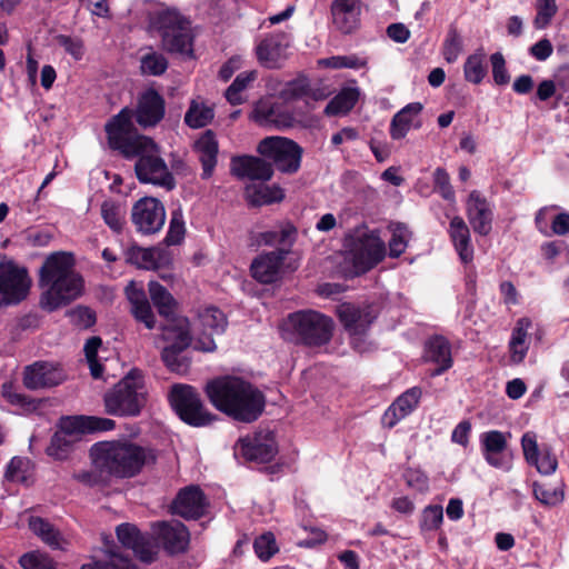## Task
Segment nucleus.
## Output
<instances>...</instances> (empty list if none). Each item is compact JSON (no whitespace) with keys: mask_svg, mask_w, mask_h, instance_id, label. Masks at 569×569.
<instances>
[{"mask_svg":"<svg viewBox=\"0 0 569 569\" xmlns=\"http://www.w3.org/2000/svg\"><path fill=\"white\" fill-rule=\"evenodd\" d=\"M532 327V321L528 317L519 318L512 329L511 337L508 343L510 361L515 365L521 363L529 350V330Z\"/></svg>","mask_w":569,"mask_h":569,"instance_id":"34","label":"nucleus"},{"mask_svg":"<svg viewBox=\"0 0 569 569\" xmlns=\"http://www.w3.org/2000/svg\"><path fill=\"white\" fill-rule=\"evenodd\" d=\"M290 34L279 31L266 36L256 47L258 61L266 68H279L290 46Z\"/></svg>","mask_w":569,"mask_h":569,"instance_id":"21","label":"nucleus"},{"mask_svg":"<svg viewBox=\"0 0 569 569\" xmlns=\"http://www.w3.org/2000/svg\"><path fill=\"white\" fill-rule=\"evenodd\" d=\"M152 26L161 38L162 48L183 58L193 57V34L190 21L176 9L157 11Z\"/></svg>","mask_w":569,"mask_h":569,"instance_id":"6","label":"nucleus"},{"mask_svg":"<svg viewBox=\"0 0 569 569\" xmlns=\"http://www.w3.org/2000/svg\"><path fill=\"white\" fill-rule=\"evenodd\" d=\"M162 339L168 342L161 352L166 367L176 373L183 375L188 371L190 361L182 352L190 346L191 336L189 321L184 317H178L162 328Z\"/></svg>","mask_w":569,"mask_h":569,"instance_id":"10","label":"nucleus"},{"mask_svg":"<svg viewBox=\"0 0 569 569\" xmlns=\"http://www.w3.org/2000/svg\"><path fill=\"white\" fill-rule=\"evenodd\" d=\"M170 401L178 417L189 426L204 427L216 419V416L208 411L200 395L191 386H173Z\"/></svg>","mask_w":569,"mask_h":569,"instance_id":"11","label":"nucleus"},{"mask_svg":"<svg viewBox=\"0 0 569 569\" xmlns=\"http://www.w3.org/2000/svg\"><path fill=\"white\" fill-rule=\"evenodd\" d=\"M151 531L168 553L177 555L187 551L190 542V532L182 522H154L151 526Z\"/></svg>","mask_w":569,"mask_h":569,"instance_id":"19","label":"nucleus"},{"mask_svg":"<svg viewBox=\"0 0 569 569\" xmlns=\"http://www.w3.org/2000/svg\"><path fill=\"white\" fill-rule=\"evenodd\" d=\"M56 41L73 60L80 61L84 57L86 49L80 38L59 34L56 37Z\"/></svg>","mask_w":569,"mask_h":569,"instance_id":"60","label":"nucleus"},{"mask_svg":"<svg viewBox=\"0 0 569 569\" xmlns=\"http://www.w3.org/2000/svg\"><path fill=\"white\" fill-rule=\"evenodd\" d=\"M465 80L472 84H480L487 77V54L483 48L469 54L463 63Z\"/></svg>","mask_w":569,"mask_h":569,"instance_id":"40","label":"nucleus"},{"mask_svg":"<svg viewBox=\"0 0 569 569\" xmlns=\"http://www.w3.org/2000/svg\"><path fill=\"white\" fill-rule=\"evenodd\" d=\"M319 63L323 67L332 69H360L366 66L367 61L365 59L359 58L356 54H348L326 58L320 60Z\"/></svg>","mask_w":569,"mask_h":569,"instance_id":"56","label":"nucleus"},{"mask_svg":"<svg viewBox=\"0 0 569 569\" xmlns=\"http://www.w3.org/2000/svg\"><path fill=\"white\" fill-rule=\"evenodd\" d=\"M66 375L58 363L38 361L28 366L23 375V383L30 390L58 386Z\"/></svg>","mask_w":569,"mask_h":569,"instance_id":"23","label":"nucleus"},{"mask_svg":"<svg viewBox=\"0 0 569 569\" xmlns=\"http://www.w3.org/2000/svg\"><path fill=\"white\" fill-rule=\"evenodd\" d=\"M40 306L52 312L78 299L83 292V279L74 269L71 253L53 252L39 270Z\"/></svg>","mask_w":569,"mask_h":569,"instance_id":"2","label":"nucleus"},{"mask_svg":"<svg viewBox=\"0 0 569 569\" xmlns=\"http://www.w3.org/2000/svg\"><path fill=\"white\" fill-rule=\"evenodd\" d=\"M254 183L247 186L246 194L248 200L254 206L270 204L280 202L284 198L283 190L277 186H267L262 183Z\"/></svg>","mask_w":569,"mask_h":569,"instance_id":"38","label":"nucleus"},{"mask_svg":"<svg viewBox=\"0 0 569 569\" xmlns=\"http://www.w3.org/2000/svg\"><path fill=\"white\" fill-rule=\"evenodd\" d=\"M277 448L273 435L269 431L258 432L253 437L240 439L234 446V456L258 463L269 462Z\"/></svg>","mask_w":569,"mask_h":569,"instance_id":"17","label":"nucleus"},{"mask_svg":"<svg viewBox=\"0 0 569 569\" xmlns=\"http://www.w3.org/2000/svg\"><path fill=\"white\" fill-rule=\"evenodd\" d=\"M287 253L288 249L280 248L257 257L250 267L252 277L261 283L277 281Z\"/></svg>","mask_w":569,"mask_h":569,"instance_id":"25","label":"nucleus"},{"mask_svg":"<svg viewBox=\"0 0 569 569\" xmlns=\"http://www.w3.org/2000/svg\"><path fill=\"white\" fill-rule=\"evenodd\" d=\"M196 149L199 153V159L202 164V177L210 178L216 164L218 156V141L212 131H206L197 141Z\"/></svg>","mask_w":569,"mask_h":569,"instance_id":"37","label":"nucleus"},{"mask_svg":"<svg viewBox=\"0 0 569 569\" xmlns=\"http://www.w3.org/2000/svg\"><path fill=\"white\" fill-rule=\"evenodd\" d=\"M510 437V432H502L499 430L482 432L479 437L481 452L485 453L489 451L507 450Z\"/></svg>","mask_w":569,"mask_h":569,"instance_id":"49","label":"nucleus"},{"mask_svg":"<svg viewBox=\"0 0 569 569\" xmlns=\"http://www.w3.org/2000/svg\"><path fill=\"white\" fill-rule=\"evenodd\" d=\"M149 293L159 315L167 319V323H170L176 318L173 315L177 305L172 295L157 281L149 282Z\"/></svg>","mask_w":569,"mask_h":569,"instance_id":"39","label":"nucleus"},{"mask_svg":"<svg viewBox=\"0 0 569 569\" xmlns=\"http://www.w3.org/2000/svg\"><path fill=\"white\" fill-rule=\"evenodd\" d=\"M425 358L427 361L437 365L431 372L432 377L440 376L451 368L452 357L449 341L441 337L435 336L426 342Z\"/></svg>","mask_w":569,"mask_h":569,"instance_id":"32","label":"nucleus"},{"mask_svg":"<svg viewBox=\"0 0 569 569\" xmlns=\"http://www.w3.org/2000/svg\"><path fill=\"white\" fill-rule=\"evenodd\" d=\"M90 456L101 471L116 478H132L154 463L156 452L130 440L102 441L92 446Z\"/></svg>","mask_w":569,"mask_h":569,"instance_id":"4","label":"nucleus"},{"mask_svg":"<svg viewBox=\"0 0 569 569\" xmlns=\"http://www.w3.org/2000/svg\"><path fill=\"white\" fill-rule=\"evenodd\" d=\"M281 329L284 339L299 340L308 346H322L332 337L333 322L318 311L301 310L290 313Z\"/></svg>","mask_w":569,"mask_h":569,"instance_id":"7","label":"nucleus"},{"mask_svg":"<svg viewBox=\"0 0 569 569\" xmlns=\"http://www.w3.org/2000/svg\"><path fill=\"white\" fill-rule=\"evenodd\" d=\"M30 284L26 268L12 262L0 264V307L22 301L29 292Z\"/></svg>","mask_w":569,"mask_h":569,"instance_id":"13","label":"nucleus"},{"mask_svg":"<svg viewBox=\"0 0 569 569\" xmlns=\"http://www.w3.org/2000/svg\"><path fill=\"white\" fill-rule=\"evenodd\" d=\"M526 462L542 476H551L558 468V459L549 446L539 447L537 435L526 431L520 440Z\"/></svg>","mask_w":569,"mask_h":569,"instance_id":"16","label":"nucleus"},{"mask_svg":"<svg viewBox=\"0 0 569 569\" xmlns=\"http://www.w3.org/2000/svg\"><path fill=\"white\" fill-rule=\"evenodd\" d=\"M258 152L273 162L283 173H296L301 164L302 149L293 140L283 137H268L260 141Z\"/></svg>","mask_w":569,"mask_h":569,"instance_id":"12","label":"nucleus"},{"mask_svg":"<svg viewBox=\"0 0 569 569\" xmlns=\"http://www.w3.org/2000/svg\"><path fill=\"white\" fill-rule=\"evenodd\" d=\"M146 387L140 371L131 370L104 395L106 411L118 417H134L146 403Z\"/></svg>","mask_w":569,"mask_h":569,"instance_id":"8","label":"nucleus"},{"mask_svg":"<svg viewBox=\"0 0 569 569\" xmlns=\"http://www.w3.org/2000/svg\"><path fill=\"white\" fill-rule=\"evenodd\" d=\"M29 461L19 457H14L9 462L6 470V479L16 483H27Z\"/></svg>","mask_w":569,"mask_h":569,"instance_id":"58","label":"nucleus"},{"mask_svg":"<svg viewBox=\"0 0 569 569\" xmlns=\"http://www.w3.org/2000/svg\"><path fill=\"white\" fill-rule=\"evenodd\" d=\"M168 68V60L162 53L149 51L140 59V70L144 76H161Z\"/></svg>","mask_w":569,"mask_h":569,"instance_id":"50","label":"nucleus"},{"mask_svg":"<svg viewBox=\"0 0 569 569\" xmlns=\"http://www.w3.org/2000/svg\"><path fill=\"white\" fill-rule=\"evenodd\" d=\"M254 552L261 560L270 559L277 551L276 540L271 532L261 535L254 540Z\"/></svg>","mask_w":569,"mask_h":569,"instance_id":"62","label":"nucleus"},{"mask_svg":"<svg viewBox=\"0 0 569 569\" xmlns=\"http://www.w3.org/2000/svg\"><path fill=\"white\" fill-rule=\"evenodd\" d=\"M208 500L198 486L181 489L172 502V512L184 519H198L207 510Z\"/></svg>","mask_w":569,"mask_h":569,"instance_id":"24","label":"nucleus"},{"mask_svg":"<svg viewBox=\"0 0 569 569\" xmlns=\"http://www.w3.org/2000/svg\"><path fill=\"white\" fill-rule=\"evenodd\" d=\"M131 220L139 233L154 234L166 222L164 206L153 197L141 198L132 207Z\"/></svg>","mask_w":569,"mask_h":569,"instance_id":"15","label":"nucleus"},{"mask_svg":"<svg viewBox=\"0 0 569 569\" xmlns=\"http://www.w3.org/2000/svg\"><path fill=\"white\" fill-rule=\"evenodd\" d=\"M257 71L242 72L237 76L233 82L226 90V98L231 104H240L243 99L241 97V92L247 88V86L256 80Z\"/></svg>","mask_w":569,"mask_h":569,"instance_id":"52","label":"nucleus"},{"mask_svg":"<svg viewBox=\"0 0 569 569\" xmlns=\"http://www.w3.org/2000/svg\"><path fill=\"white\" fill-rule=\"evenodd\" d=\"M423 106L420 102H411L399 110L390 123V137L393 140L403 139L410 129L415 126L413 120L420 114Z\"/></svg>","mask_w":569,"mask_h":569,"instance_id":"36","label":"nucleus"},{"mask_svg":"<svg viewBox=\"0 0 569 569\" xmlns=\"http://www.w3.org/2000/svg\"><path fill=\"white\" fill-rule=\"evenodd\" d=\"M280 98L286 102L299 99H303L308 102L310 98L312 100L322 99L323 94L311 90L307 79H296L284 86L280 92Z\"/></svg>","mask_w":569,"mask_h":569,"instance_id":"43","label":"nucleus"},{"mask_svg":"<svg viewBox=\"0 0 569 569\" xmlns=\"http://www.w3.org/2000/svg\"><path fill=\"white\" fill-rule=\"evenodd\" d=\"M101 217L104 223L116 233H120L126 224V209L114 200H104L101 204Z\"/></svg>","mask_w":569,"mask_h":569,"instance_id":"46","label":"nucleus"},{"mask_svg":"<svg viewBox=\"0 0 569 569\" xmlns=\"http://www.w3.org/2000/svg\"><path fill=\"white\" fill-rule=\"evenodd\" d=\"M19 563L23 569H57L56 562L47 553L39 550L22 555Z\"/></svg>","mask_w":569,"mask_h":569,"instance_id":"54","label":"nucleus"},{"mask_svg":"<svg viewBox=\"0 0 569 569\" xmlns=\"http://www.w3.org/2000/svg\"><path fill=\"white\" fill-rule=\"evenodd\" d=\"M535 9L536 17L533 19V26L538 30L546 29L558 12L556 0H536Z\"/></svg>","mask_w":569,"mask_h":569,"instance_id":"51","label":"nucleus"},{"mask_svg":"<svg viewBox=\"0 0 569 569\" xmlns=\"http://www.w3.org/2000/svg\"><path fill=\"white\" fill-rule=\"evenodd\" d=\"M2 396L8 402H10L13 406L20 407L23 410L36 409L34 401L17 392L11 383H4L2 386Z\"/></svg>","mask_w":569,"mask_h":569,"instance_id":"64","label":"nucleus"},{"mask_svg":"<svg viewBox=\"0 0 569 569\" xmlns=\"http://www.w3.org/2000/svg\"><path fill=\"white\" fill-rule=\"evenodd\" d=\"M117 537L121 545L131 549L134 555L144 562H151L157 552V545L131 523H121L116 529Z\"/></svg>","mask_w":569,"mask_h":569,"instance_id":"22","label":"nucleus"},{"mask_svg":"<svg viewBox=\"0 0 569 569\" xmlns=\"http://www.w3.org/2000/svg\"><path fill=\"white\" fill-rule=\"evenodd\" d=\"M200 336L194 342V349L210 352L216 349L214 335L224 332L228 325L224 313L216 307H207L198 315Z\"/></svg>","mask_w":569,"mask_h":569,"instance_id":"18","label":"nucleus"},{"mask_svg":"<svg viewBox=\"0 0 569 569\" xmlns=\"http://www.w3.org/2000/svg\"><path fill=\"white\" fill-rule=\"evenodd\" d=\"M361 0H333L331 14L335 26L343 33L353 31L359 23Z\"/></svg>","mask_w":569,"mask_h":569,"instance_id":"31","label":"nucleus"},{"mask_svg":"<svg viewBox=\"0 0 569 569\" xmlns=\"http://www.w3.org/2000/svg\"><path fill=\"white\" fill-rule=\"evenodd\" d=\"M116 423L109 418L93 416L68 417L61 420L60 429L51 439L48 453L61 459L78 436L96 431H109Z\"/></svg>","mask_w":569,"mask_h":569,"instance_id":"9","label":"nucleus"},{"mask_svg":"<svg viewBox=\"0 0 569 569\" xmlns=\"http://www.w3.org/2000/svg\"><path fill=\"white\" fill-rule=\"evenodd\" d=\"M443 521V509L440 505H429L421 513L420 528L425 531H435Z\"/></svg>","mask_w":569,"mask_h":569,"instance_id":"57","label":"nucleus"},{"mask_svg":"<svg viewBox=\"0 0 569 569\" xmlns=\"http://www.w3.org/2000/svg\"><path fill=\"white\" fill-rule=\"evenodd\" d=\"M533 497L543 506L555 507L560 505L565 499L562 488H547L543 485L535 482L532 485Z\"/></svg>","mask_w":569,"mask_h":569,"instance_id":"53","label":"nucleus"},{"mask_svg":"<svg viewBox=\"0 0 569 569\" xmlns=\"http://www.w3.org/2000/svg\"><path fill=\"white\" fill-rule=\"evenodd\" d=\"M296 230L292 227L280 228L258 232L252 236L253 241L258 246H276L291 243Z\"/></svg>","mask_w":569,"mask_h":569,"instance_id":"48","label":"nucleus"},{"mask_svg":"<svg viewBox=\"0 0 569 569\" xmlns=\"http://www.w3.org/2000/svg\"><path fill=\"white\" fill-rule=\"evenodd\" d=\"M421 395V389L418 387L410 388L401 393L385 411L382 416L383 426L392 428L408 417L417 408Z\"/></svg>","mask_w":569,"mask_h":569,"instance_id":"28","label":"nucleus"},{"mask_svg":"<svg viewBox=\"0 0 569 569\" xmlns=\"http://www.w3.org/2000/svg\"><path fill=\"white\" fill-rule=\"evenodd\" d=\"M388 229L391 232V238L388 243L389 256L391 258H398L406 251L408 242L411 239V231L401 222H391Z\"/></svg>","mask_w":569,"mask_h":569,"instance_id":"47","label":"nucleus"},{"mask_svg":"<svg viewBox=\"0 0 569 569\" xmlns=\"http://www.w3.org/2000/svg\"><path fill=\"white\" fill-rule=\"evenodd\" d=\"M337 313L351 337L353 348L359 352L366 351V348L362 346V336L377 318L376 312L370 307L360 308L351 303H342L338 307Z\"/></svg>","mask_w":569,"mask_h":569,"instance_id":"14","label":"nucleus"},{"mask_svg":"<svg viewBox=\"0 0 569 569\" xmlns=\"http://www.w3.org/2000/svg\"><path fill=\"white\" fill-rule=\"evenodd\" d=\"M164 116V101L154 90H147L139 99L136 120L142 127L156 126Z\"/></svg>","mask_w":569,"mask_h":569,"instance_id":"29","label":"nucleus"},{"mask_svg":"<svg viewBox=\"0 0 569 569\" xmlns=\"http://www.w3.org/2000/svg\"><path fill=\"white\" fill-rule=\"evenodd\" d=\"M490 63L492 68V78L496 84L503 86L510 80V76L506 68V60L501 52H495L490 56Z\"/></svg>","mask_w":569,"mask_h":569,"instance_id":"63","label":"nucleus"},{"mask_svg":"<svg viewBox=\"0 0 569 569\" xmlns=\"http://www.w3.org/2000/svg\"><path fill=\"white\" fill-rule=\"evenodd\" d=\"M482 457L490 467L505 472H509L512 469L513 455L507 450L485 452L482 453Z\"/></svg>","mask_w":569,"mask_h":569,"instance_id":"61","label":"nucleus"},{"mask_svg":"<svg viewBox=\"0 0 569 569\" xmlns=\"http://www.w3.org/2000/svg\"><path fill=\"white\" fill-rule=\"evenodd\" d=\"M253 118L260 124H272L279 129L289 128L295 121L291 113L282 111L279 104L270 100H260L256 103Z\"/></svg>","mask_w":569,"mask_h":569,"instance_id":"33","label":"nucleus"},{"mask_svg":"<svg viewBox=\"0 0 569 569\" xmlns=\"http://www.w3.org/2000/svg\"><path fill=\"white\" fill-rule=\"evenodd\" d=\"M81 569H138L129 558L106 545L103 558L92 563L82 565Z\"/></svg>","mask_w":569,"mask_h":569,"instance_id":"42","label":"nucleus"},{"mask_svg":"<svg viewBox=\"0 0 569 569\" xmlns=\"http://www.w3.org/2000/svg\"><path fill=\"white\" fill-rule=\"evenodd\" d=\"M466 214L476 233L488 236L491 232L493 207L478 190L469 193L466 201Z\"/></svg>","mask_w":569,"mask_h":569,"instance_id":"20","label":"nucleus"},{"mask_svg":"<svg viewBox=\"0 0 569 569\" xmlns=\"http://www.w3.org/2000/svg\"><path fill=\"white\" fill-rule=\"evenodd\" d=\"M126 295L131 305V312L136 320L142 322L146 328L153 329L156 318L143 289L138 287L136 282H131L126 288Z\"/></svg>","mask_w":569,"mask_h":569,"instance_id":"35","label":"nucleus"},{"mask_svg":"<svg viewBox=\"0 0 569 569\" xmlns=\"http://www.w3.org/2000/svg\"><path fill=\"white\" fill-rule=\"evenodd\" d=\"M206 393L219 411L242 422L257 420L266 405L263 393L238 377H222L208 382Z\"/></svg>","mask_w":569,"mask_h":569,"instance_id":"3","label":"nucleus"},{"mask_svg":"<svg viewBox=\"0 0 569 569\" xmlns=\"http://www.w3.org/2000/svg\"><path fill=\"white\" fill-rule=\"evenodd\" d=\"M231 171L237 177L248 178L251 181H268L273 174V169L270 163L253 156L232 158Z\"/></svg>","mask_w":569,"mask_h":569,"instance_id":"27","label":"nucleus"},{"mask_svg":"<svg viewBox=\"0 0 569 569\" xmlns=\"http://www.w3.org/2000/svg\"><path fill=\"white\" fill-rule=\"evenodd\" d=\"M186 232L183 214L180 210L171 213L169 230L166 236V242L169 246L178 244L183 239Z\"/></svg>","mask_w":569,"mask_h":569,"instance_id":"59","label":"nucleus"},{"mask_svg":"<svg viewBox=\"0 0 569 569\" xmlns=\"http://www.w3.org/2000/svg\"><path fill=\"white\" fill-rule=\"evenodd\" d=\"M448 233L452 246L463 264H469L473 260L475 249L471 241L469 227L465 220L456 216L449 223Z\"/></svg>","mask_w":569,"mask_h":569,"instance_id":"30","label":"nucleus"},{"mask_svg":"<svg viewBox=\"0 0 569 569\" xmlns=\"http://www.w3.org/2000/svg\"><path fill=\"white\" fill-rule=\"evenodd\" d=\"M386 257V244L378 230L357 228L345 241V261L351 267L348 274H363L380 263Z\"/></svg>","mask_w":569,"mask_h":569,"instance_id":"5","label":"nucleus"},{"mask_svg":"<svg viewBox=\"0 0 569 569\" xmlns=\"http://www.w3.org/2000/svg\"><path fill=\"white\" fill-rule=\"evenodd\" d=\"M214 117L212 107L203 101L192 100L184 114V122L192 129L203 128L211 122Z\"/></svg>","mask_w":569,"mask_h":569,"instance_id":"45","label":"nucleus"},{"mask_svg":"<svg viewBox=\"0 0 569 569\" xmlns=\"http://www.w3.org/2000/svg\"><path fill=\"white\" fill-rule=\"evenodd\" d=\"M30 530L38 536L46 545L52 549L62 548V537L60 532L47 520L40 517L29 518Z\"/></svg>","mask_w":569,"mask_h":569,"instance_id":"41","label":"nucleus"},{"mask_svg":"<svg viewBox=\"0 0 569 569\" xmlns=\"http://www.w3.org/2000/svg\"><path fill=\"white\" fill-rule=\"evenodd\" d=\"M358 98V88H345L329 101L325 112L328 116L346 114L355 107Z\"/></svg>","mask_w":569,"mask_h":569,"instance_id":"44","label":"nucleus"},{"mask_svg":"<svg viewBox=\"0 0 569 569\" xmlns=\"http://www.w3.org/2000/svg\"><path fill=\"white\" fill-rule=\"evenodd\" d=\"M100 346L101 339L99 337H91L90 339L87 340L83 348L91 376L96 379L101 378L103 373V367L98 361V350Z\"/></svg>","mask_w":569,"mask_h":569,"instance_id":"55","label":"nucleus"},{"mask_svg":"<svg viewBox=\"0 0 569 569\" xmlns=\"http://www.w3.org/2000/svg\"><path fill=\"white\" fill-rule=\"evenodd\" d=\"M124 256L128 263L146 270H154L167 266L171 260L169 251L158 247L131 246L126 250Z\"/></svg>","mask_w":569,"mask_h":569,"instance_id":"26","label":"nucleus"},{"mask_svg":"<svg viewBox=\"0 0 569 569\" xmlns=\"http://www.w3.org/2000/svg\"><path fill=\"white\" fill-rule=\"evenodd\" d=\"M133 111L124 108L106 124L109 146L124 157H138L134 169L140 182L172 190L174 178L152 139L137 133Z\"/></svg>","mask_w":569,"mask_h":569,"instance_id":"1","label":"nucleus"}]
</instances>
